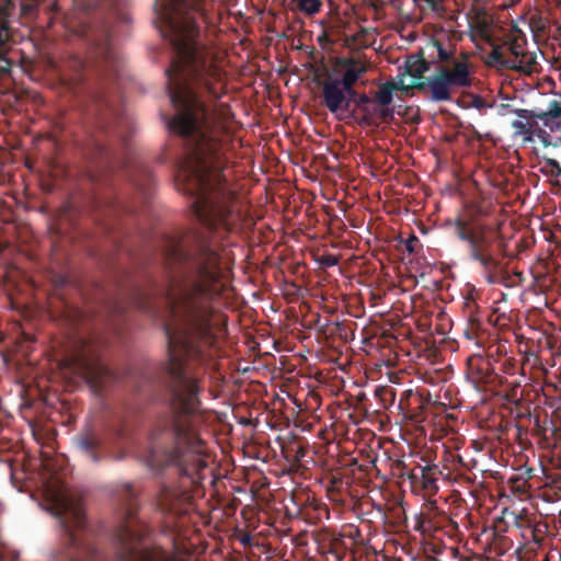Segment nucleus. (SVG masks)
Masks as SVG:
<instances>
[{"mask_svg":"<svg viewBox=\"0 0 561 561\" xmlns=\"http://www.w3.org/2000/svg\"><path fill=\"white\" fill-rule=\"evenodd\" d=\"M191 499L187 490H179L169 485H162L158 494L160 508L169 513H178Z\"/></svg>","mask_w":561,"mask_h":561,"instance_id":"12","label":"nucleus"},{"mask_svg":"<svg viewBox=\"0 0 561 561\" xmlns=\"http://www.w3.org/2000/svg\"><path fill=\"white\" fill-rule=\"evenodd\" d=\"M526 36L517 31L506 36L501 45H493L490 54V64L501 68L530 72L536 62V56L525 49Z\"/></svg>","mask_w":561,"mask_h":561,"instance_id":"5","label":"nucleus"},{"mask_svg":"<svg viewBox=\"0 0 561 561\" xmlns=\"http://www.w3.org/2000/svg\"><path fill=\"white\" fill-rule=\"evenodd\" d=\"M515 276H517L519 279H522L523 278V273L522 272H516Z\"/></svg>","mask_w":561,"mask_h":561,"instance_id":"39","label":"nucleus"},{"mask_svg":"<svg viewBox=\"0 0 561 561\" xmlns=\"http://www.w3.org/2000/svg\"><path fill=\"white\" fill-rule=\"evenodd\" d=\"M428 506H430V508H431V510H433V511L438 508V507H437V503H436V501H430V502H428Z\"/></svg>","mask_w":561,"mask_h":561,"instance_id":"37","label":"nucleus"},{"mask_svg":"<svg viewBox=\"0 0 561 561\" xmlns=\"http://www.w3.org/2000/svg\"><path fill=\"white\" fill-rule=\"evenodd\" d=\"M89 44L88 64H95L99 71L104 75L117 71L119 62L116 53L111 43V34L106 28L100 31H91L87 34Z\"/></svg>","mask_w":561,"mask_h":561,"instance_id":"8","label":"nucleus"},{"mask_svg":"<svg viewBox=\"0 0 561 561\" xmlns=\"http://www.w3.org/2000/svg\"><path fill=\"white\" fill-rule=\"evenodd\" d=\"M297 8L305 14L312 15L318 13L322 8V0H296Z\"/></svg>","mask_w":561,"mask_h":561,"instance_id":"26","label":"nucleus"},{"mask_svg":"<svg viewBox=\"0 0 561 561\" xmlns=\"http://www.w3.org/2000/svg\"><path fill=\"white\" fill-rule=\"evenodd\" d=\"M366 72V68L364 66L357 65L355 61H351L350 66L346 68L342 78H337L339 84L343 85L347 90H352V87L355 85L357 80Z\"/></svg>","mask_w":561,"mask_h":561,"instance_id":"20","label":"nucleus"},{"mask_svg":"<svg viewBox=\"0 0 561 561\" xmlns=\"http://www.w3.org/2000/svg\"><path fill=\"white\" fill-rule=\"evenodd\" d=\"M470 85L469 64L457 62L454 68L438 67L434 75L424 80L414 81L413 87L425 99L440 103L451 101L455 88Z\"/></svg>","mask_w":561,"mask_h":561,"instance_id":"4","label":"nucleus"},{"mask_svg":"<svg viewBox=\"0 0 561 561\" xmlns=\"http://www.w3.org/2000/svg\"><path fill=\"white\" fill-rule=\"evenodd\" d=\"M73 369L95 394H101L116 379L115 374L94 353L81 352L76 355Z\"/></svg>","mask_w":561,"mask_h":561,"instance_id":"7","label":"nucleus"},{"mask_svg":"<svg viewBox=\"0 0 561 561\" xmlns=\"http://www.w3.org/2000/svg\"><path fill=\"white\" fill-rule=\"evenodd\" d=\"M374 394L379 400L382 409H387L394 403L396 390L391 386H378Z\"/></svg>","mask_w":561,"mask_h":561,"instance_id":"23","label":"nucleus"},{"mask_svg":"<svg viewBox=\"0 0 561 561\" xmlns=\"http://www.w3.org/2000/svg\"><path fill=\"white\" fill-rule=\"evenodd\" d=\"M142 388H144V386H142V385H138V386H137V390H138V391H142Z\"/></svg>","mask_w":561,"mask_h":561,"instance_id":"40","label":"nucleus"},{"mask_svg":"<svg viewBox=\"0 0 561 561\" xmlns=\"http://www.w3.org/2000/svg\"><path fill=\"white\" fill-rule=\"evenodd\" d=\"M457 103L462 108H476L481 115H485L488 110L493 107L492 103L474 93H465Z\"/></svg>","mask_w":561,"mask_h":561,"instance_id":"19","label":"nucleus"},{"mask_svg":"<svg viewBox=\"0 0 561 561\" xmlns=\"http://www.w3.org/2000/svg\"><path fill=\"white\" fill-rule=\"evenodd\" d=\"M108 105L105 99L100 95H93V106L89 110L92 114L98 116V133H89L87 139L81 140L79 146L83 154L93 161H98L104 168H114V160L111 151L103 144V138L108 134V127L105 123L104 113L107 111Z\"/></svg>","mask_w":561,"mask_h":561,"instance_id":"6","label":"nucleus"},{"mask_svg":"<svg viewBox=\"0 0 561 561\" xmlns=\"http://www.w3.org/2000/svg\"><path fill=\"white\" fill-rule=\"evenodd\" d=\"M515 114L523 119L539 118L545 126H549L550 118L561 117V104L558 101H551L546 112L535 113L525 108H517Z\"/></svg>","mask_w":561,"mask_h":561,"instance_id":"18","label":"nucleus"},{"mask_svg":"<svg viewBox=\"0 0 561 561\" xmlns=\"http://www.w3.org/2000/svg\"><path fill=\"white\" fill-rule=\"evenodd\" d=\"M133 184L147 197L150 194L153 178L150 170L142 165L136 164L129 173Z\"/></svg>","mask_w":561,"mask_h":561,"instance_id":"17","label":"nucleus"},{"mask_svg":"<svg viewBox=\"0 0 561 561\" xmlns=\"http://www.w3.org/2000/svg\"><path fill=\"white\" fill-rule=\"evenodd\" d=\"M436 465L417 466L408 473L413 491L423 492L424 496H433L438 492Z\"/></svg>","mask_w":561,"mask_h":561,"instance_id":"11","label":"nucleus"},{"mask_svg":"<svg viewBox=\"0 0 561 561\" xmlns=\"http://www.w3.org/2000/svg\"><path fill=\"white\" fill-rule=\"evenodd\" d=\"M546 167L551 168L550 174L552 176H561V162L557 161L552 158H547L545 160Z\"/></svg>","mask_w":561,"mask_h":561,"instance_id":"32","label":"nucleus"},{"mask_svg":"<svg viewBox=\"0 0 561 561\" xmlns=\"http://www.w3.org/2000/svg\"><path fill=\"white\" fill-rule=\"evenodd\" d=\"M513 525L522 530H527L534 526L535 517L526 510L523 508L518 513H512Z\"/></svg>","mask_w":561,"mask_h":561,"instance_id":"25","label":"nucleus"},{"mask_svg":"<svg viewBox=\"0 0 561 561\" xmlns=\"http://www.w3.org/2000/svg\"><path fill=\"white\" fill-rule=\"evenodd\" d=\"M468 369L476 382L488 383L492 381L493 370L488 359L481 356H472L468 359Z\"/></svg>","mask_w":561,"mask_h":561,"instance_id":"14","label":"nucleus"},{"mask_svg":"<svg viewBox=\"0 0 561 561\" xmlns=\"http://www.w3.org/2000/svg\"><path fill=\"white\" fill-rule=\"evenodd\" d=\"M342 89L345 91L346 95L348 99H346V102H348V112H347V117L350 118H356L355 114H356V110H350L351 107V103L354 102L355 103V100L357 99V96L359 95L354 87H352V90H347L345 89L343 85H342Z\"/></svg>","mask_w":561,"mask_h":561,"instance_id":"29","label":"nucleus"},{"mask_svg":"<svg viewBox=\"0 0 561 561\" xmlns=\"http://www.w3.org/2000/svg\"><path fill=\"white\" fill-rule=\"evenodd\" d=\"M0 561H4V560H3V556H2V553H1V552H0Z\"/></svg>","mask_w":561,"mask_h":561,"instance_id":"41","label":"nucleus"},{"mask_svg":"<svg viewBox=\"0 0 561 561\" xmlns=\"http://www.w3.org/2000/svg\"><path fill=\"white\" fill-rule=\"evenodd\" d=\"M240 541L243 546H248L251 543V537L249 535H245L244 537L241 538Z\"/></svg>","mask_w":561,"mask_h":561,"instance_id":"34","label":"nucleus"},{"mask_svg":"<svg viewBox=\"0 0 561 561\" xmlns=\"http://www.w3.org/2000/svg\"><path fill=\"white\" fill-rule=\"evenodd\" d=\"M320 264L325 267H333L337 265L339 259L334 254H324L320 257Z\"/></svg>","mask_w":561,"mask_h":561,"instance_id":"33","label":"nucleus"},{"mask_svg":"<svg viewBox=\"0 0 561 561\" xmlns=\"http://www.w3.org/2000/svg\"><path fill=\"white\" fill-rule=\"evenodd\" d=\"M414 241H417L416 237H413V238L408 242V244H407V249H408V251H409V252H412V251H413V249H412V242H414Z\"/></svg>","mask_w":561,"mask_h":561,"instance_id":"35","label":"nucleus"},{"mask_svg":"<svg viewBox=\"0 0 561 561\" xmlns=\"http://www.w3.org/2000/svg\"><path fill=\"white\" fill-rule=\"evenodd\" d=\"M73 444L77 450L95 463L104 458L103 436L92 425L84 426L75 436Z\"/></svg>","mask_w":561,"mask_h":561,"instance_id":"9","label":"nucleus"},{"mask_svg":"<svg viewBox=\"0 0 561 561\" xmlns=\"http://www.w3.org/2000/svg\"><path fill=\"white\" fill-rule=\"evenodd\" d=\"M527 531H529V537H527V539H531L536 543H540L541 542V540H542V530L540 528V524H537L534 520V526L529 527L527 529Z\"/></svg>","mask_w":561,"mask_h":561,"instance_id":"30","label":"nucleus"},{"mask_svg":"<svg viewBox=\"0 0 561 561\" xmlns=\"http://www.w3.org/2000/svg\"><path fill=\"white\" fill-rule=\"evenodd\" d=\"M508 483H510L511 491L515 495H518L519 497L528 495V492L530 489V484L528 483V478H525L522 474H516V476H513L512 478H510Z\"/></svg>","mask_w":561,"mask_h":561,"instance_id":"24","label":"nucleus"},{"mask_svg":"<svg viewBox=\"0 0 561 561\" xmlns=\"http://www.w3.org/2000/svg\"><path fill=\"white\" fill-rule=\"evenodd\" d=\"M560 141H561V138H560Z\"/></svg>","mask_w":561,"mask_h":561,"instance_id":"42","label":"nucleus"},{"mask_svg":"<svg viewBox=\"0 0 561 561\" xmlns=\"http://www.w3.org/2000/svg\"><path fill=\"white\" fill-rule=\"evenodd\" d=\"M428 404L421 393H414L412 390H405L400 399L399 407L409 410V417L414 422L425 420L424 411Z\"/></svg>","mask_w":561,"mask_h":561,"instance_id":"13","label":"nucleus"},{"mask_svg":"<svg viewBox=\"0 0 561 561\" xmlns=\"http://www.w3.org/2000/svg\"><path fill=\"white\" fill-rule=\"evenodd\" d=\"M435 47L437 49L438 61L442 64L439 67L454 68V65L457 62L468 64L466 56H456L455 50L447 49L442 43L435 42Z\"/></svg>","mask_w":561,"mask_h":561,"instance_id":"21","label":"nucleus"},{"mask_svg":"<svg viewBox=\"0 0 561 561\" xmlns=\"http://www.w3.org/2000/svg\"><path fill=\"white\" fill-rule=\"evenodd\" d=\"M322 105H324L339 119H342L343 113L348 112L347 95L339 84L337 78H328L322 82Z\"/></svg>","mask_w":561,"mask_h":561,"instance_id":"10","label":"nucleus"},{"mask_svg":"<svg viewBox=\"0 0 561 561\" xmlns=\"http://www.w3.org/2000/svg\"><path fill=\"white\" fill-rule=\"evenodd\" d=\"M60 524L66 542L56 557L58 561H104L99 550L87 538L85 517L79 507L70 508Z\"/></svg>","mask_w":561,"mask_h":561,"instance_id":"3","label":"nucleus"},{"mask_svg":"<svg viewBox=\"0 0 561 561\" xmlns=\"http://www.w3.org/2000/svg\"><path fill=\"white\" fill-rule=\"evenodd\" d=\"M78 65H79V67H80V68H82V69H83V68L85 67V61H81V60H79V61H78Z\"/></svg>","mask_w":561,"mask_h":561,"instance_id":"38","label":"nucleus"},{"mask_svg":"<svg viewBox=\"0 0 561 561\" xmlns=\"http://www.w3.org/2000/svg\"><path fill=\"white\" fill-rule=\"evenodd\" d=\"M403 77L404 76L402 73L398 81H392V82L394 84L396 91H401V92H404V93L409 94V92L411 90H415V87H413L414 85V81H412L410 84H407L404 82Z\"/></svg>","mask_w":561,"mask_h":561,"instance_id":"31","label":"nucleus"},{"mask_svg":"<svg viewBox=\"0 0 561 561\" xmlns=\"http://www.w3.org/2000/svg\"><path fill=\"white\" fill-rule=\"evenodd\" d=\"M430 70V62L423 57L422 54L410 55L404 65L403 76L414 78L413 81L424 80L427 77L424 75Z\"/></svg>","mask_w":561,"mask_h":561,"instance_id":"15","label":"nucleus"},{"mask_svg":"<svg viewBox=\"0 0 561 561\" xmlns=\"http://www.w3.org/2000/svg\"><path fill=\"white\" fill-rule=\"evenodd\" d=\"M178 180L179 191L193 197L192 208L201 227L162 238L164 276L137 290L134 304L152 313L157 300L162 299L168 309L165 356L142 376L145 383L160 389L167 407L150 430L147 466L157 473L174 468L179 477L198 483L207 467L197 419L201 367L210 358L216 330L224 322L214 304L225 288L229 268L222 239L233 226L236 193L224 172H179Z\"/></svg>","mask_w":561,"mask_h":561,"instance_id":"1","label":"nucleus"},{"mask_svg":"<svg viewBox=\"0 0 561 561\" xmlns=\"http://www.w3.org/2000/svg\"><path fill=\"white\" fill-rule=\"evenodd\" d=\"M512 127L516 130L517 134L529 137L533 134L531 124L524 123L523 121L516 119L512 122Z\"/></svg>","mask_w":561,"mask_h":561,"instance_id":"27","label":"nucleus"},{"mask_svg":"<svg viewBox=\"0 0 561 561\" xmlns=\"http://www.w3.org/2000/svg\"><path fill=\"white\" fill-rule=\"evenodd\" d=\"M396 91L393 82L381 83L375 93L374 102L378 106H390L393 101V92Z\"/></svg>","mask_w":561,"mask_h":561,"instance_id":"22","label":"nucleus"},{"mask_svg":"<svg viewBox=\"0 0 561 561\" xmlns=\"http://www.w3.org/2000/svg\"><path fill=\"white\" fill-rule=\"evenodd\" d=\"M448 523H449V526L453 529H457L458 528V524L455 520H453L450 517H448Z\"/></svg>","mask_w":561,"mask_h":561,"instance_id":"36","label":"nucleus"},{"mask_svg":"<svg viewBox=\"0 0 561 561\" xmlns=\"http://www.w3.org/2000/svg\"><path fill=\"white\" fill-rule=\"evenodd\" d=\"M450 225L457 238L467 243L469 257L481 266L485 282L489 285L507 286L508 272L494 255L495 234L485 225H470L469 220L461 216L455 218Z\"/></svg>","mask_w":561,"mask_h":561,"instance_id":"2","label":"nucleus"},{"mask_svg":"<svg viewBox=\"0 0 561 561\" xmlns=\"http://www.w3.org/2000/svg\"><path fill=\"white\" fill-rule=\"evenodd\" d=\"M374 100H371L366 93H360L355 100L356 108L362 113V116L357 119L359 125L365 126H377V106H370Z\"/></svg>","mask_w":561,"mask_h":561,"instance_id":"16","label":"nucleus"},{"mask_svg":"<svg viewBox=\"0 0 561 561\" xmlns=\"http://www.w3.org/2000/svg\"><path fill=\"white\" fill-rule=\"evenodd\" d=\"M393 118V110L389 106H378L377 105V116L376 123L378 124V119L380 122L387 123Z\"/></svg>","mask_w":561,"mask_h":561,"instance_id":"28","label":"nucleus"}]
</instances>
